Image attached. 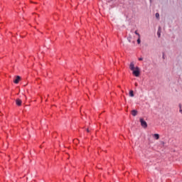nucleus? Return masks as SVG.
I'll use <instances>...</instances> for the list:
<instances>
[{"mask_svg":"<svg viewBox=\"0 0 182 182\" xmlns=\"http://www.w3.org/2000/svg\"><path fill=\"white\" fill-rule=\"evenodd\" d=\"M132 75L135 76V77H139V76H140V68L138 66L135 67V69L132 70Z\"/></svg>","mask_w":182,"mask_h":182,"instance_id":"obj_1","label":"nucleus"},{"mask_svg":"<svg viewBox=\"0 0 182 182\" xmlns=\"http://www.w3.org/2000/svg\"><path fill=\"white\" fill-rule=\"evenodd\" d=\"M139 122L141 123V127L144 129H147V122L143 118L139 119Z\"/></svg>","mask_w":182,"mask_h":182,"instance_id":"obj_2","label":"nucleus"},{"mask_svg":"<svg viewBox=\"0 0 182 182\" xmlns=\"http://www.w3.org/2000/svg\"><path fill=\"white\" fill-rule=\"evenodd\" d=\"M20 80H21V76L16 75V78L14 80V83H15L16 85H18Z\"/></svg>","mask_w":182,"mask_h":182,"instance_id":"obj_3","label":"nucleus"},{"mask_svg":"<svg viewBox=\"0 0 182 182\" xmlns=\"http://www.w3.org/2000/svg\"><path fill=\"white\" fill-rule=\"evenodd\" d=\"M16 106H22V100L18 98L16 100Z\"/></svg>","mask_w":182,"mask_h":182,"instance_id":"obj_4","label":"nucleus"},{"mask_svg":"<svg viewBox=\"0 0 182 182\" xmlns=\"http://www.w3.org/2000/svg\"><path fill=\"white\" fill-rule=\"evenodd\" d=\"M130 70H134L136 69V67H134V63H131L129 65Z\"/></svg>","mask_w":182,"mask_h":182,"instance_id":"obj_5","label":"nucleus"},{"mask_svg":"<svg viewBox=\"0 0 182 182\" xmlns=\"http://www.w3.org/2000/svg\"><path fill=\"white\" fill-rule=\"evenodd\" d=\"M129 95L130 97H134V91L133 90H129Z\"/></svg>","mask_w":182,"mask_h":182,"instance_id":"obj_6","label":"nucleus"},{"mask_svg":"<svg viewBox=\"0 0 182 182\" xmlns=\"http://www.w3.org/2000/svg\"><path fill=\"white\" fill-rule=\"evenodd\" d=\"M153 137L155 138V140H159V139H160V134H154L153 135Z\"/></svg>","mask_w":182,"mask_h":182,"instance_id":"obj_7","label":"nucleus"},{"mask_svg":"<svg viewBox=\"0 0 182 182\" xmlns=\"http://www.w3.org/2000/svg\"><path fill=\"white\" fill-rule=\"evenodd\" d=\"M132 116H134V117L137 116V110L133 109V110L132 111Z\"/></svg>","mask_w":182,"mask_h":182,"instance_id":"obj_8","label":"nucleus"},{"mask_svg":"<svg viewBox=\"0 0 182 182\" xmlns=\"http://www.w3.org/2000/svg\"><path fill=\"white\" fill-rule=\"evenodd\" d=\"M136 42L138 45H140L141 43V40H140V37L138 38V39L136 40Z\"/></svg>","mask_w":182,"mask_h":182,"instance_id":"obj_9","label":"nucleus"},{"mask_svg":"<svg viewBox=\"0 0 182 182\" xmlns=\"http://www.w3.org/2000/svg\"><path fill=\"white\" fill-rule=\"evenodd\" d=\"M155 16L157 19H159V18H160V14L156 13Z\"/></svg>","mask_w":182,"mask_h":182,"instance_id":"obj_10","label":"nucleus"},{"mask_svg":"<svg viewBox=\"0 0 182 182\" xmlns=\"http://www.w3.org/2000/svg\"><path fill=\"white\" fill-rule=\"evenodd\" d=\"M134 33H135V35H137V36H139V38H140V33H139V32H137V31H135Z\"/></svg>","mask_w":182,"mask_h":182,"instance_id":"obj_11","label":"nucleus"},{"mask_svg":"<svg viewBox=\"0 0 182 182\" xmlns=\"http://www.w3.org/2000/svg\"><path fill=\"white\" fill-rule=\"evenodd\" d=\"M157 35H158V38H160V36H161V33H160V31H157Z\"/></svg>","mask_w":182,"mask_h":182,"instance_id":"obj_12","label":"nucleus"},{"mask_svg":"<svg viewBox=\"0 0 182 182\" xmlns=\"http://www.w3.org/2000/svg\"><path fill=\"white\" fill-rule=\"evenodd\" d=\"M138 60H139V61L143 60V58H138Z\"/></svg>","mask_w":182,"mask_h":182,"instance_id":"obj_13","label":"nucleus"},{"mask_svg":"<svg viewBox=\"0 0 182 182\" xmlns=\"http://www.w3.org/2000/svg\"><path fill=\"white\" fill-rule=\"evenodd\" d=\"M162 58H163V59H164V53H163Z\"/></svg>","mask_w":182,"mask_h":182,"instance_id":"obj_14","label":"nucleus"},{"mask_svg":"<svg viewBox=\"0 0 182 182\" xmlns=\"http://www.w3.org/2000/svg\"><path fill=\"white\" fill-rule=\"evenodd\" d=\"M179 112H180V113H181V114H182V109H180Z\"/></svg>","mask_w":182,"mask_h":182,"instance_id":"obj_15","label":"nucleus"},{"mask_svg":"<svg viewBox=\"0 0 182 182\" xmlns=\"http://www.w3.org/2000/svg\"><path fill=\"white\" fill-rule=\"evenodd\" d=\"M87 133H89V129H87Z\"/></svg>","mask_w":182,"mask_h":182,"instance_id":"obj_16","label":"nucleus"},{"mask_svg":"<svg viewBox=\"0 0 182 182\" xmlns=\"http://www.w3.org/2000/svg\"><path fill=\"white\" fill-rule=\"evenodd\" d=\"M135 86H137V83H135Z\"/></svg>","mask_w":182,"mask_h":182,"instance_id":"obj_17","label":"nucleus"},{"mask_svg":"<svg viewBox=\"0 0 182 182\" xmlns=\"http://www.w3.org/2000/svg\"><path fill=\"white\" fill-rule=\"evenodd\" d=\"M179 107H181V105H179Z\"/></svg>","mask_w":182,"mask_h":182,"instance_id":"obj_18","label":"nucleus"},{"mask_svg":"<svg viewBox=\"0 0 182 182\" xmlns=\"http://www.w3.org/2000/svg\"><path fill=\"white\" fill-rule=\"evenodd\" d=\"M111 1H113V0H110Z\"/></svg>","mask_w":182,"mask_h":182,"instance_id":"obj_19","label":"nucleus"}]
</instances>
